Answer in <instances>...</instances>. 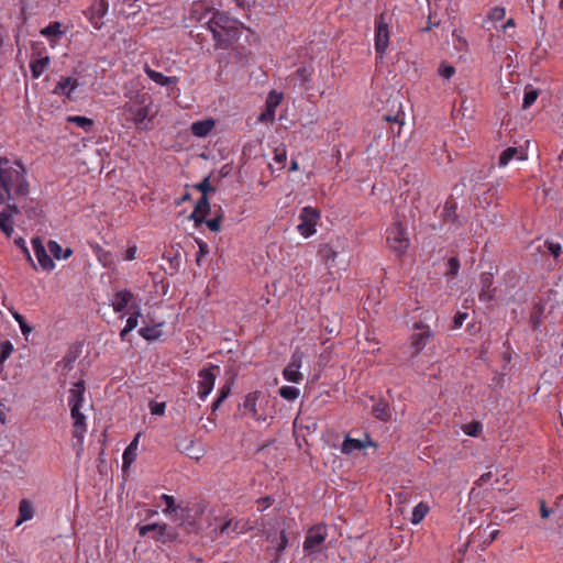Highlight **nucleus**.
<instances>
[{
	"mask_svg": "<svg viewBox=\"0 0 563 563\" xmlns=\"http://www.w3.org/2000/svg\"><path fill=\"white\" fill-rule=\"evenodd\" d=\"M2 191L7 194L5 208L2 209V233L10 238L13 232L11 218L19 213L20 202L25 201L29 194L25 168L20 162L11 163L2 157Z\"/></svg>",
	"mask_w": 563,
	"mask_h": 563,
	"instance_id": "1",
	"label": "nucleus"
},
{
	"mask_svg": "<svg viewBox=\"0 0 563 563\" xmlns=\"http://www.w3.org/2000/svg\"><path fill=\"white\" fill-rule=\"evenodd\" d=\"M210 14L206 22L207 29L211 32L217 49H228L240 37L239 21L228 12L216 9H207L206 13L198 18L201 22Z\"/></svg>",
	"mask_w": 563,
	"mask_h": 563,
	"instance_id": "2",
	"label": "nucleus"
},
{
	"mask_svg": "<svg viewBox=\"0 0 563 563\" xmlns=\"http://www.w3.org/2000/svg\"><path fill=\"white\" fill-rule=\"evenodd\" d=\"M151 99L144 93L128 101L122 107V113L128 121H131L139 131H148L153 126V114H151Z\"/></svg>",
	"mask_w": 563,
	"mask_h": 563,
	"instance_id": "3",
	"label": "nucleus"
},
{
	"mask_svg": "<svg viewBox=\"0 0 563 563\" xmlns=\"http://www.w3.org/2000/svg\"><path fill=\"white\" fill-rule=\"evenodd\" d=\"M268 526L269 527H267L266 523L262 525V533L271 543V545L267 547L266 552L268 553L272 563H279L284 551L288 547L289 540L285 529L279 530V533L277 534L278 527H275L274 525Z\"/></svg>",
	"mask_w": 563,
	"mask_h": 563,
	"instance_id": "4",
	"label": "nucleus"
},
{
	"mask_svg": "<svg viewBox=\"0 0 563 563\" xmlns=\"http://www.w3.org/2000/svg\"><path fill=\"white\" fill-rule=\"evenodd\" d=\"M268 400L265 395L261 391L249 393L242 404L245 415L258 422H264L268 418V413L264 409V405H267Z\"/></svg>",
	"mask_w": 563,
	"mask_h": 563,
	"instance_id": "5",
	"label": "nucleus"
},
{
	"mask_svg": "<svg viewBox=\"0 0 563 563\" xmlns=\"http://www.w3.org/2000/svg\"><path fill=\"white\" fill-rule=\"evenodd\" d=\"M70 418L73 420L71 437L73 446L78 457L84 452V440L87 432L86 416L81 412V407H69Z\"/></svg>",
	"mask_w": 563,
	"mask_h": 563,
	"instance_id": "6",
	"label": "nucleus"
},
{
	"mask_svg": "<svg viewBox=\"0 0 563 563\" xmlns=\"http://www.w3.org/2000/svg\"><path fill=\"white\" fill-rule=\"evenodd\" d=\"M386 241H387L389 249L393 252L397 253L398 255L405 254L410 245V241H409V238L407 234V229L399 221H395L387 229Z\"/></svg>",
	"mask_w": 563,
	"mask_h": 563,
	"instance_id": "7",
	"label": "nucleus"
},
{
	"mask_svg": "<svg viewBox=\"0 0 563 563\" xmlns=\"http://www.w3.org/2000/svg\"><path fill=\"white\" fill-rule=\"evenodd\" d=\"M328 537V527L324 523H318L307 530L303 541V551L308 554L319 551L321 544Z\"/></svg>",
	"mask_w": 563,
	"mask_h": 563,
	"instance_id": "8",
	"label": "nucleus"
},
{
	"mask_svg": "<svg viewBox=\"0 0 563 563\" xmlns=\"http://www.w3.org/2000/svg\"><path fill=\"white\" fill-rule=\"evenodd\" d=\"M320 219L318 209L310 206L303 207L299 214V223L297 231L305 238H309L316 233V227Z\"/></svg>",
	"mask_w": 563,
	"mask_h": 563,
	"instance_id": "9",
	"label": "nucleus"
},
{
	"mask_svg": "<svg viewBox=\"0 0 563 563\" xmlns=\"http://www.w3.org/2000/svg\"><path fill=\"white\" fill-rule=\"evenodd\" d=\"M217 372H219V366L210 364L198 373L199 383L197 395L202 401L207 399L214 387Z\"/></svg>",
	"mask_w": 563,
	"mask_h": 563,
	"instance_id": "10",
	"label": "nucleus"
},
{
	"mask_svg": "<svg viewBox=\"0 0 563 563\" xmlns=\"http://www.w3.org/2000/svg\"><path fill=\"white\" fill-rule=\"evenodd\" d=\"M389 44V29L384 14H380L375 22V52L379 59H383Z\"/></svg>",
	"mask_w": 563,
	"mask_h": 563,
	"instance_id": "11",
	"label": "nucleus"
},
{
	"mask_svg": "<svg viewBox=\"0 0 563 563\" xmlns=\"http://www.w3.org/2000/svg\"><path fill=\"white\" fill-rule=\"evenodd\" d=\"M415 328L422 331L410 336L409 353L411 358L417 357L432 338V332L427 325L417 323Z\"/></svg>",
	"mask_w": 563,
	"mask_h": 563,
	"instance_id": "12",
	"label": "nucleus"
},
{
	"mask_svg": "<svg viewBox=\"0 0 563 563\" xmlns=\"http://www.w3.org/2000/svg\"><path fill=\"white\" fill-rule=\"evenodd\" d=\"M255 526L256 522L251 519H229L220 526L219 531L221 534L235 537L253 530Z\"/></svg>",
	"mask_w": 563,
	"mask_h": 563,
	"instance_id": "13",
	"label": "nucleus"
},
{
	"mask_svg": "<svg viewBox=\"0 0 563 563\" xmlns=\"http://www.w3.org/2000/svg\"><path fill=\"white\" fill-rule=\"evenodd\" d=\"M303 354L297 349L291 357L289 364L284 368L283 376L287 382L298 384L302 380L300 367L302 364Z\"/></svg>",
	"mask_w": 563,
	"mask_h": 563,
	"instance_id": "14",
	"label": "nucleus"
},
{
	"mask_svg": "<svg viewBox=\"0 0 563 563\" xmlns=\"http://www.w3.org/2000/svg\"><path fill=\"white\" fill-rule=\"evenodd\" d=\"M150 532H154V538L163 543L169 542L175 538V533L167 529L166 523H150L139 527V534L141 537H145Z\"/></svg>",
	"mask_w": 563,
	"mask_h": 563,
	"instance_id": "15",
	"label": "nucleus"
},
{
	"mask_svg": "<svg viewBox=\"0 0 563 563\" xmlns=\"http://www.w3.org/2000/svg\"><path fill=\"white\" fill-rule=\"evenodd\" d=\"M481 291L478 299L482 302H492L495 300L496 289L493 287L494 276L489 272H484L479 276Z\"/></svg>",
	"mask_w": 563,
	"mask_h": 563,
	"instance_id": "16",
	"label": "nucleus"
},
{
	"mask_svg": "<svg viewBox=\"0 0 563 563\" xmlns=\"http://www.w3.org/2000/svg\"><path fill=\"white\" fill-rule=\"evenodd\" d=\"M32 246L34 254L36 256V260L40 264V266L44 271H52L55 267V264L51 256L47 254L42 241L40 238L32 239Z\"/></svg>",
	"mask_w": 563,
	"mask_h": 563,
	"instance_id": "17",
	"label": "nucleus"
},
{
	"mask_svg": "<svg viewBox=\"0 0 563 563\" xmlns=\"http://www.w3.org/2000/svg\"><path fill=\"white\" fill-rule=\"evenodd\" d=\"M282 101V95L277 93L276 91H271L268 93L267 100H266V108L258 117V121L261 122H273L275 119V111L276 108L279 106Z\"/></svg>",
	"mask_w": 563,
	"mask_h": 563,
	"instance_id": "18",
	"label": "nucleus"
},
{
	"mask_svg": "<svg viewBox=\"0 0 563 563\" xmlns=\"http://www.w3.org/2000/svg\"><path fill=\"white\" fill-rule=\"evenodd\" d=\"M89 21L97 29L100 30L102 26V18L108 12V3L104 0H96L89 9Z\"/></svg>",
	"mask_w": 563,
	"mask_h": 563,
	"instance_id": "19",
	"label": "nucleus"
},
{
	"mask_svg": "<svg viewBox=\"0 0 563 563\" xmlns=\"http://www.w3.org/2000/svg\"><path fill=\"white\" fill-rule=\"evenodd\" d=\"M133 298V294L128 289L117 291L111 302L114 312L123 311L131 303Z\"/></svg>",
	"mask_w": 563,
	"mask_h": 563,
	"instance_id": "20",
	"label": "nucleus"
},
{
	"mask_svg": "<svg viewBox=\"0 0 563 563\" xmlns=\"http://www.w3.org/2000/svg\"><path fill=\"white\" fill-rule=\"evenodd\" d=\"M85 391L86 387L82 380L75 383L69 389L68 406L82 407Z\"/></svg>",
	"mask_w": 563,
	"mask_h": 563,
	"instance_id": "21",
	"label": "nucleus"
},
{
	"mask_svg": "<svg viewBox=\"0 0 563 563\" xmlns=\"http://www.w3.org/2000/svg\"><path fill=\"white\" fill-rule=\"evenodd\" d=\"M78 80L73 77L62 78L54 88V93L63 95L70 99L71 92L77 88Z\"/></svg>",
	"mask_w": 563,
	"mask_h": 563,
	"instance_id": "22",
	"label": "nucleus"
},
{
	"mask_svg": "<svg viewBox=\"0 0 563 563\" xmlns=\"http://www.w3.org/2000/svg\"><path fill=\"white\" fill-rule=\"evenodd\" d=\"M144 73L147 75V77L151 80H153L154 82H156L161 86H168V85L178 82L177 77H175V76L167 77V76L163 75L162 73L152 69L147 64L144 66Z\"/></svg>",
	"mask_w": 563,
	"mask_h": 563,
	"instance_id": "23",
	"label": "nucleus"
},
{
	"mask_svg": "<svg viewBox=\"0 0 563 563\" xmlns=\"http://www.w3.org/2000/svg\"><path fill=\"white\" fill-rule=\"evenodd\" d=\"M214 126V121L211 119L201 120L191 124V133L197 137L207 136Z\"/></svg>",
	"mask_w": 563,
	"mask_h": 563,
	"instance_id": "24",
	"label": "nucleus"
},
{
	"mask_svg": "<svg viewBox=\"0 0 563 563\" xmlns=\"http://www.w3.org/2000/svg\"><path fill=\"white\" fill-rule=\"evenodd\" d=\"M40 33L53 42L60 38L65 32L62 31V23L54 21L51 22L47 26L43 27Z\"/></svg>",
	"mask_w": 563,
	"mask_h": 563,
	"instance_id": "25",
	"label": "nucleus"
},
{
	"mask_svg": "<svg viewBox=\"0 0 563 563\" xmlns=\"http://www.w3.org/2000/svg\"><path fill=\"white\" fill-rule=\"evenodd\" d=\"M139 437L140 433L136 434V437L133 439V441L128 445V448L123 452V470L130 467V465L135 461L136 459V450L139 444Z\"/></svg>",
	"mask_w": 563,
	"mask_h": 563,
	"instance_id": "26",
	"label": "nucleus"
},
{
	"mask_svg": "<svg viewBox=\"0 0 563 563\" xmlns=\"http://www.w3.org/2000/svg\"><path fill=\"white\" fill-rule=\"evenodd\" d=\"M48 66H49V57L48 56H44V57H40L34 60H31L30 69H31L33 78H40L47 70Z\"/></svg>",
	"mask_w": 563,
	"mask_h": 563,
	"instance_id": "27",
	"label": "nucleus"
},
{
	"mask_svg": "<svg viewBox=\"0 0 563 563\" xmlns=\"http://www.w3.org/2000/svg\"><path fill=\"white\" fill-rule=\"evenodd\" d=\"M33 516L34 509L32 503L27 499H22L19 505V519L15 525L19 526L24 521L31 520Z\"/></svg>",
	"mask_w": 563,
	"mask_h": 563,
	"instance_id": "28",
	"label": "nucleus"
},
{
	"mask_svg": "<svg viewBox=\"0 0 563 563\" xmlns=\"http://www.w3.org/2000/svg\"><path fill=\"white\" fill-rule=\"evenodd\" d=\"M372 412L374 417L380 421H388L391 417L389 405L386 401H378L375 404Z\"/></svg>",
	"mask_w": 563,
	"mask_h": 563,
	"instance_id": "29",
	"label": "nucleus"
},
{
	"mask_svg": "<svg viewBox=\"0 0 563 563\" xmlns=\"http://www.w3.org/2000/svg\"><path fill=\"white\" fill-rule=\"evenodd\" d=\"M48 250L56 260H67L73 254V250L70 247L63 250V247L53 240L48 242Z\"/></svg>",
	"mask_w": 563,
	"mask_h": 563,
	"instance_id": "30",
	"label": "nucleus"
},
{
	"mask_svg": "<svg viewBox=\"0 0 563 563\" xmlns=\"http://www.w3.org/2000/svg\"><path fill=\"white\" fill-rule=\"evenodd\" d=\"M319 256L325 264H334L338 253L329 244H323L319 249Z\"/></svg>",
	"mask_w": 563,
	"mask_h": 563,
	"instance_id": "31",
	"label": "nucleus"
},
{
	"mask_svg": "<svg viewBox=\"0 0 563 563\" xmlns=\"http://www.w3.org/2000/svg\"><path fill=\"white\" fill-rule=\"evenodd\" d=\"M161 325L162 323L154 327H142L139 330V334L147 341H155L159 339L162 335V331L159 330Z\"/></svg>",
	"mask_w": 563,
	"mask_h": 563,
	"instance_id": "32",
	"label": "nucleus"
},
{
	"mask_svg": "<svg viewBox=\"0 0 563 563\" xmlns=\"http://www.w3.org/2000/svg\"><path fill=\"white\" fill-rule=\"evenodd\" d=\"M538 97H539V90L530 85L527 86L525 88V93H523L522 109L530 108L536 102Z\"/></svg>",
	"mask_w": 563,
	"mask_h": 563,
	"instance_id": "33",
	"label": "nucleus"
},
{
	"mask_svg": "<svg viewBox=\"0 0 563 563\" xmlns=\"http://www.w3.org/2000/svg\"><path fill=\"white\" fill-rule=\"evenodd\" d=\"M515 157L522 159V156H519V151L517 147H508L501 152L499 159H498V165L500 167H504V166L508 165V163L511 159H514Z\"/></svg>",
	"mask_w": 563,
	"mask_h": 563,
	"instance_id": "34",
	"label": "nucleus"
},
{
	"mask_svg": "<svg viewBox=\"0 0 563 563\" xmlns=\"http://www.w3.org/2000/svg\"><path fill=\"white\" fill-rule=\"evenodd\" d=\"M364 446L365 445L361 440L352 439L347 435L342 443V452L350 454L354 451L363 449Z\"/></svg>",
	"mask_w": 563,
	"mask_h": 563,
	"instance_id": "35",
	"label": "nucleus"
},
{
	"mask_svg": "<svg viewBox=\"0 0 563 563\" xmlns=\"http://www.w3.org/2000/svg\"><path fill=\"white\" fill-rule=\"evenodd\" d=\"M428 511H429L428 505H426L424 503H419L412 509L411 523H413V525L420 523L423 520V518L427 516Z\"/></svg>",
	"mask_w": 563,
	"mask_h": 563,
	"instance_id": "36",
	"label": "nucleus"
},
{
	"mask_svg": "<svg viewBox=\"0 0 563 563\" xmlns=\"http://www.w3.org/2000/svg\"><path fill=\"white\" fill-rule=\"evenodd\" d=\"M68 122L75 123L79 128H81L85 132H90L93 126V121L87 117L81 115H71L67 118Z\"/></svg>",
	"mask_w": 563,
	"mask_h": 563,
	"instance_id": "37",
	"label": "nucleus"
},
{
	"mask_svg": "<svg viewBox=\"0 0 563 563\" xmlns=\"http://www.w3.org/2000/svg\"><path fill=\"white\" fill-rule=\"evenodd\" d=\"M161 499L165 503L166 505V508L163 510V512L165 515H169V514H173V512H177L178 510L183 514L185 511L184 508H181L180 506H176L175 505V499L173 496L170 495H167V494H163L161 496Z\"/></svg>",
	"mask_w": 563,
	"mask_h": 563,
	"instance_id": "38",
	"label": "nucleus"
},
{
	"mask_svg": "<svg viewBox=\"0 0 563 563\" xmlns=\"http://www.w3.org/2000/svg\"><path fill=\"white\" fill-rule=\"evenodd\" d=\"M299 389L294 386H283L279 388V395L286 400H295L299 397Z\"/></svg>",
	"mask_w": 563,
	"mask_h": 563,
	"instance_id": "39",
	"label": "nucleus"
},
{
	"mask_svg": "<svg viewBox=\"0 0 563 563\" xmlns=\"http://www.w3.org/2000/svg\"><path fill=\"white\" fill-rule=\"evenodd\" d=\"M383 119L387 122H395L402 125L405 121V112L401 110L400 103H398V109L394 114H384Z\"/></svg>",
	"mask_w": 563,
	"mask_h": 563,
	"instance_id": "40",
	"label": "nucleus"
},
{
	"mask_svg": "<svg viewBox=\"0 0 563 563\" xmlns=\"http://www.w3.org/2000/svg\"><path fill=\"white\" fill-rule=\"evenodd\" d=\"M195 210L200 213L203 218L209 213L210 203L208 197L202 195L196 203Z\"/></svg>",
	"mask_w": 563,
	"mask_h": 563,
	"instance_id": "41",
	"label": "nucleus"
},
{
	"mask_svg": "<svg viewBox=\"0 0 563 563\" xmlns=\"http://www.w3.org/2000/svg\"><path fill=\"white\" fill-rule=\"evenodd\" d=\"M463 431L470 437H477L483 430V426L479 422H470L463 426Z\"/></svg>",
	"mask_w": 563,
	"mask_h": 563,
	"instance_id": "42",
	"label": "nucleus"
},
{
	"mask_svg": "<svg viewBox=\"0 0 563 563\" xmlns=\"http://www.w3.org/2000/svg\"><path fill=\"white\" fill-rule=\"evenodd\" d=\"M12 316H13V318L16 320V322L19 323L20 329H21V332L23 333V335H24V336H27V335L32 332L33 328H32V327H30V325L25 322V320H24L23 316H22V314H20L19 312H16V311H12Z\"/></svg>",
	"mask_w": 563,
	"mask_h": 563,
	"instance_id": "43",
	"label": "nucleus"
},
{
	"mask_svg": "<svg viewBox=\"0 0 563 563\" xmlns=\"http://www.w3.org/2000/svg\"><path fill=\"white\" fill-rule=\"evenodd\" d=\"M438 73L441 77L450 79L455 74V68L449 64L442 63L438 68Z\"/></svg>",
	"mask_w": 563,
	"mask_h": 563,
	"instance_id": "44",
	"label": "nucleus"
},
{
	"mask_svg": "<svg viewBox=\"0 0 563 563\" xmlns=\"http://www.w3.org/2000/svg\"><path fill=\"white\" fill-rule=\"evenodd\" d=\"M506 10L503 7H495L489 11L488 18L492 21H500L505 18Z\"/></svg>",
	"mask_w": 563,
	"mask_h": 563,
	"instance_id": "45",
	"label": "nucleus"
},
{
	"mask_svg": "<svg viewBox=\"0 0 563 563\" xmlns=\"http://www.w3.org/2000/svg\"><path fill=\"white\" fill-rule=\"evenodd\" d=\"M135 309V313L131 314L126 320L125 328L130 331H133L137 327V319L141 316L140 308L136 306Z\"/></svg>",
	"mask_w": 563,
	"mask_h": 563,
	"instance_id": "46",
	"label": "nucleus"
},
{
	"mask_svg": "<svg viewBox=\"0 0 563 563\" xmlns=\"http://www.w3.org/2000/svg\"><path fill=\"white\" fill-rule=\"evenodd\" d=\"M197 243H198V247H199V251L197 253V258H196V262L197 264L200 263V260L202 256H206L209 254V246L208 244L202 241V240H197Z\"/></svg>",
	"mask_w": 563,
	"mask_h": 563,
	"instance_id": "47",
	"label": "nucleus"
},
{
	"mask_svg": "<svg viewBox=\"0 0 563 563\" xmlns=\"http://www.w3.org/2000/svg\"><path fill=\"white\" fill-rule=\"evenodd\" d=\"M448 274L455 276L459 273L460 269V262L456 257H451L448 261Z\"/></svg>",
	"mask_w": 563,
	"mask_h": 563,
	"instance_id": "48",
	"label": "nucleus"
},
{
	"mask_svg": "<svg viewBox=\"0 0 563 563\" xmlns=\"http://www.w3.org/2000/svg\"><path fill=\"white\" fill-rule=\"evenodd\" d=\"M165 408H166L165 402H156V401L150 402V410H151L152 415H159V416L164 415Z\"/></svg>",
	"mask_w": 563,
	"mask_h": 563,
	"instance_id": "49",
	"label": "nucleus"
},
{
	"mask_svg": "<svg viewBox=\"0 0 563 563\" xmlns=\"http://www.w3.org/2000/svg\"><path fill=\"white\" fill-rule=\"evenodd\" d=\"M194 444L195 441L192 439H186L184 445H181L180 443L178 444V450H180L181 452H187L190 457L198 460L200 455H191L189 453V451L194 448Z\"/></svg>",
	"mask_w": 563,
	"mask_h": 563,
	"instance_id": "50",
	"label": "nucleus"
},
{
	"mask_svg": "<svg viewBox=\"0 0 563 563\" xmlns=\"http://www.w3.org/2000/svg\"><path fill=\"white\" fill-rule=\"evenodd\" d=\"M205 223L207 224L210 231L218 232L220 230L221 217L205 220Z\"/></svg>",
	"mask_w": 563,
	"mask_h": 563,
	"instance_id": "51",
	"label": "nucleus"
},
{
	"mask_svg": "<svg viewBox=\"0 0 563 563\" xmlns=\"http://www.w3.org/2000/svg\"><path fill=\"white\" fill-rule=\"evenodd\" d=\"M195 188L202 192V195L207 196V192L213 190L210 186L209 178H205L201 183L195 185Z\"/></svg>",
	"mask_w": 563,
	"mask_h": 563,
	"instance_id": "52",
	"label": "nucleus"
},
{
	"mask_svg": "<svg viewBox=\"0 0 563 563\" xmlns=\"http://www.w3.org/2000/svg\"><path fill=\"white\" fill-rule=\"evenodd\" d=\"M13 345L10 341H2V363L10 356Z\"/></svg>",
	"mask_w": 563,
	"mask_h": 563,
	"instance_id": "53",
	"label": "nucleus"
},
{
	"mask_svg": "<svg viewBox=\"0 0 563 563\" xmlns=\"http://www.w3.org/2000/svg\"><path fill=\"white\" fill-rule=\"evenodd\" d=\"M467 316L468 314L466 312H457L453 319V328H461L464 321L466 320Z\"/></svg>",
	"mask_w": 563,
	"mask_h": 563,
	"instance_id": "54",
	"label": "nucleus"
},
{
	"mask_svg": "<svg viewBox=\"0 0 563 563\" xmlns=\"http://www.w3.org/2000/svg\"><path fill=\"white\" fill-rule=\"evenodd\" d=\"M548 245V250L549 252L556 258L560 256L561 254V244L560 243H554V242H548L547 243Z\"/></svg>",
	"mask_w": 563,
	"mask_h": 563,
	"instance_id": "55",
	"label": "nucleus"
},
{
	"mask_svg": "<svg viewBox=\"0 0 563 563\" xmlns=\"http://www.w3.org/2000/svg\"><path fill=\"white\" fill-rule=\"evenodd\" d=\"M14 243L22 250L27 260H31V255L29 249L26 247L25 241L22 238H18L14 240Z\"/></svg>",
	"mask_w": 563,
	"mask_h": 563,
	"instance_id": "56",
	"label": "nucleus"
},
{
	"mask_svg": "<svg viewBox=\"0 0 563 563\" xmlns=\"http://www.w3.org/2000/svg\"><path fill=\"white\" fill-rule=\"evenodd\" d=\"M136 251H137L136 245H132V246L128 247V250H126V251H125V253H124L123 258H124L125 261H132V260H134V258H135V255H136Z\"/></svg>",
	"mask_w": 563,
	"mask_h": 563,
	"instance_id": "57",
	"label": "nucleus"
},
{
	"mask_svg": "<svg viewBox=\"0 0 563 563\" xmlns=\"http://www.w3.org/2000/svg\"><path fill=\"white\" fill-rule=\"evenodd\" d=\"M230 391H231L230 386L229 385H224V386H222L220 388L219 395H218L217 398H219L220 401H224L228 398V396L230 395Z\"/></svg>",
	"mask_w": 563,
	"mask_h": 563,
	"instance_id": "58",
	"label": "nucleus"
},
{
	"mask_svg": "<svg viewBox=\"0 0 563 563\" xmlns=\"http://www.w3.org/2000/svg\"><path fill=\"white\" fill-rule=\"evenodd\" d=\"M189 219L194 220L196 224H200V223L205 222V218L202 216H200V213L197 212V210H195V209H194L192 213L189 216Z\"/></svg>",
	"mask_w": 563,
	"mask_h": 563,
	"instance_id": "59",
	"label": "nucleus"
},
{
	"mask_svg": "<svg viewBox=\"0 0 563 563\" xmlns=\"http://www.w3.org/2000/svg\"><path fill=\"white\" fill-rule=\"evenodd\" d=\"M272 498L268 496L257 499V504L263 505V508H261L262 510L269 507L272 505Z\"/></svg>",
	"mask_w": 563,
	"mask_h": 563,
	"instance_id": "60",
	"label": "nucleus"
},
{
	"mask_svg": "<svg viewBox=\"0 0 563 563\" xmlns=\"http://www.w3.org/2000/svg\"><path fill=\"white\" fill-rule=\"evenodd\" d=\"M540 512L542 518H548L551 514V510L545 506V503L541 501Z\"/></svg>",
	"mask_w": 563,
	"mask_h": 563,
	"instance_id": "61",
	"label": "nucleus"
},
{
	"mask_svg": "<svg viewBox=\"0 0 563 563\" xmlns=\"http://www.w3.org/2000/svg\"><path fill=\"white\" fill-rule=\"evenodd\" d=\"M490 477H492V473L490 472L484 473L478 478L477 484L478 485H484L485 483H487L490 479Z\"/></svg>",
	"mask_w": 563,
	"mask_h": 563,
	"instance_id": "62",
	"label": "nucleus"
},
{
	"mask_svg": "<svg viewBox=\"0 0 563 563\" xmlns=\"http://www.w3.org/2000/svg\"><path fill=\"white\" fill-rule=\"evenodd\" d=\"M91 247H92L95 254L98 256L99 261H101V254H106V251L99 244H96V245L91 244Z\"/></svg>",
	"mask_w": 563,
	"mask_h": 563,
	"instance_id": "63",
	"label": "nucleus"
},
{
	"mask_svg": "<svg viewBox=\"0 0 563 563\" xmlns=\"http://www.w3.org/2000/svg\"><path fill=\"white\" fill-rule=\"evenodd\" d=\"M454 212H455V206H454V205L449 206V205L446 203V205H445V207H444V214H445L446 217H451V216H453V214H454Z\"/></svg>",
	"mask_w": 563,
	"mask_h": 563,
	"instance_id": "64",
	"label": "nucleus"
}]
</instances>
